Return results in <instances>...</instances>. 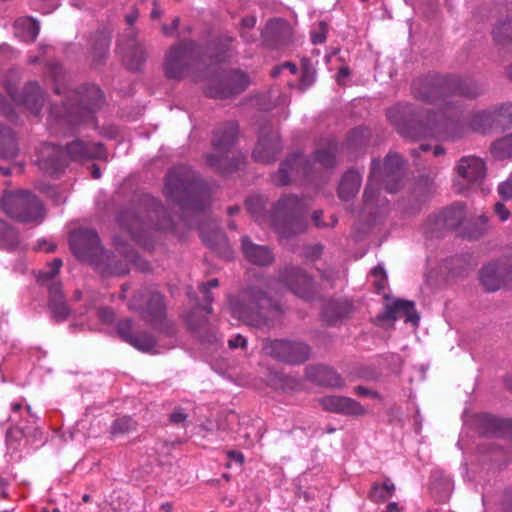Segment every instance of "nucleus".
I'll return each instance as SVG.
<instances>
[{"instance_id": "nucleus-1", "label": "nucleus", "mask_w": 512, "mask_h": 512, "mask_svg": "<svg viewBox=\"0 0 512 512\" xmlns=\"http://www.w3.org/2000/svg\"><path fill=\"white\" fill-rule=\"evenodd\" d=\"M278 286L285 287L305 301L316 295L315 282L303 269L286 266L276 276L259 275L246 284L237 294L228 296V309L233 318L255 328H271L282 318L285 311L281 302L273 296Z\"/></svg>"}, {"instance_id": "nucleus-2", "label": "nucleus", "mask_w": 512, "mask_h": 512, "mask_svg": "<svg viewBox=\"0 0 512 512\" xmlns=\"http://www.w3.org/2000/svg\"><path fill=\"white\" fill-rule=\"evenodd\" d=\"M411 92L417 100L437 105L460 131L464 105L455 97L475 100L485 94L486 86L479 80L458 74L429 73L412 82Z\"/></svg>"}, {"instance_id": "nucleus-3", "label": "nucleus", "mask_w": 512, "mask_h": 512, "mask_svg": "<svg viewBox=\"0 0 512 512\" xmlns=\"http://www.w3.org/2000/svg\"><path fill=\"white\" fill-rule=\"evenodd\" d=\"M164 194L180 207L185 218L189 213H203L211 201L209 185L187 165H179L168 171Z\"/></svg>"}, {"instance_id": "nucleus-4", "label": "nucleus", "mask_w": 512, "mask_h": 512, "mask_svg": "<svg viewBox=\"0 0 512 512\" xmlns=\"http://www.w3.org/2000/svg\"><path fill=\"white\" fill-rule=\"evenodd\" d=\"M234 37L229 35L219 36L212 44L201 50L196 42L184 41L172 46L166 55L164 72L168 79L181 80L189 72L204 64L206 58L216 62L225 61L229 57L231 43Z\"/></svg>"}, {"instance_id": "nucleus-5", "label": "nucleus", "mask_w": 512, "mask_h": 512, "mask_svg": "<svg viewBox=\"0 0 512 512\" xmlns=\"http://www.w3.org/2000/svg\"><path fill=\"white\" fill-rule=\"evenodd\" d=\"M117 221L121 229L140 242L152 230H171L174 221L161 201L149 194H142L119 211Z\"/></svg>"}, {"instance_id": "nucleus-6", "label": "nucleus", "mask_w": 512, "mask_h": 512, "mask_svg": "<svg viewBox=\"0 0 512 512\" xmlns=\"http://www.w3.org/2000/svg\"><path fill=\"white\" fill-rule=\"evenodd\" d=\"M57 95L64 94L61 103L50 106L49 116L57 123H66L75 126L81 122L93 119V114L102 107L105 96L96 85H85L75 90H68L60 86L54 88Z\"/></svg>"}, {"instance_id": "nucleus-7", "label": "nucleus", "mask_w": 512, "mask_h": 512, "mask_svg": "<svg viewBox=\"0 0 512 512\" xmlns=\"http://www.w3.org/2000/svg\"><path fill=\"white\" fill-rule=\"evenodd\" d=\"M388 120L395 126L404 138L418 141L436 137L442 134L445 138L455 140L461 137L460 131L453 126L445 114L438 108L428 120L423 123L414 114L411 104H397L387 110Z\"/></svg>"}, {"instance_id": "nucleus-8", "label": "nucleus", "mask_w": 512, "mask_h": 512, "mask_svg": "<svg viewBox=\"0 0 512 512\" xmlns=\"http://www.w3.org/2000/svg\"><path fill=\"white\" fill-rule=\"evenodd\" d=\"M404 165L403 158L392 152L385 156L383 163L379 159L372 160L368 183L363 193L364 210L369 215L380 213L378 208L387 205L386 199L379 198V185L389 193H396L401 189L405 176Z\"/></svg>"}, {"instance_id": "nucleus-9", "label": "nucleus", "mask_w": 512, "mask_h": 512, "mask_svg": "<svg viewBox=\"0 0 512 512\" xmlns=\"http://www.w3.org/2000/svg\"><path fill=\"white\" fill-rule=\"evenodd\" d=\"M239 135V126L235 121L219 124L212 133L213 152L206 155L207 165L217 173L230 174L244 166L245 157L234 151Z\"/></svg>"}, {"instance_id": "nucleus-10", "label": "nucleus", "mask_w": 512, "mask_h": 512, "mask_svg": "<svg viewBox=\"0 0 512 512\" xmlns=\"http://www.w3.org/2000/svg\"><path fill=\"white\" fill-rule=\"evenodd\" d=\"M307 203L293 194L282 195L271 207L268 225L283 238H291L307 230Z\"/></svg>"}, {"instance_id": "nucleus-11", "label": "nucleus", "mask_w": 512, "mask_h": 512, "mask_svg": "<svg viewBox=\"0 0 512 512\" xmlns=\"http://www.w3.org/2000/svg\"><path fill=\"white\" fill-rule=\"evenodd\" d=\"M128 308L137 313L153 330L168 337L177 333L175 322L167 317L164 295L159 291L149 288L138 290L130 299Z\"/></svg>"}, {"instance_id": "nucleus-12", "label": "nucleus", "mask_w": 512, "mask_h": 512, "mask_svg": "<svg viewBox=\"0 0 512 512\" xmlns=\"http://www.w3.org/2000/svg\"><path fill=\"white\" fill-rule=\"evenodd\" d=\"M250 82L249 75L240 69H220L209 79L205 95L213 99L233 98L243 93Z\"/></svg>"}, {"instance_id": "nucleus-13", "label": "nucleus", "mask_w": 512, "mask_h": 512, "mask_svg": "<svg viewBox=\"0 0 512 512\" xmlns=\"http://www.w3.org/2000/svg\"><path fill=\"white\" fill-rule=\"evenodd\" d=\"M0 205L9 217L19 222H36L43 218L42 203L30 191L20 190L5 194Z\"/></svg>"}, {"instance_id": "nucleus-14", "label": "nucleus", "mask_w": 512, "mask_h": 512, "mask_svg": "<svg viewBox=\"0 0 512 512\" xmlns=\"http://www.w3.org/2000/svg\"><path fill=\"white\" fill-rule=\"evenodd\" d=\"M262 349L270 357L291 365H299L306 362L311 353V348L308 344L284 339H264Z\"/></svg>"}, {"instance_id": "nucleus-15", "label": "nucleus", "mask_w": 512, "mask_h": 512, "mask_svg": "<svg viewBox=\"0 0 512 512\" xmlns=\"http://www.w3.org/2000/svg\"><path fill=\"white\" fill-rule=\"evenodd\" d=\"M198 289L204 296L205 305H196L186 315L185 323L199 341L203 343H214L217 341L215 329L210 325L208 318L201 315V311H205L206 314H212L213 308L211 307V303L214 301V296L210 290L200 287H198Z\"/></svg>"}, {"instance_id": "nucleus-16", "label": "nucleus", "mask_w": 512, "mask_h": 512, "mask_svg": "<svg viewBox=\"0 0 512 512\" xmlns=\"http://www.w3.org/2000/svg\"><path fill=\"white\" fill-rule=\"evenodd\" d=\"M70 248L77 259L93 264L99 259L104 249L96 231L92 229H78L69 238Z\"/></svg>"}, {"instance_id": "nucleus-17", "label": "nucleus", "mask_w": 512, "mask_h": 512, "mask_svg": "<svg viewBox=\"0 0 512 512\" xmlns=\"http://www.w3.org/2000/svg\"><path fill=\"white\" fill-rule=\"evenodd\" d=\"M465 218V206L457 203L445 208L439 214L428 217L425 224L427 237H441L447 230L457 229Z\"/></svg>"}, {"instance_id": "nucleus-18", "label": "nucleus", "mask_w": 512, "mask_h": 512, "mask_svg": "<svg viewBox=\"0 0 512 512\" xmlns=\"http://www.w3.org/2000/svg\"><path fill=\"white\" fill-rule=\"evenodd\" d=\"M282 151V144L277 130L269 122L259 129L258 141L252 152L255 162L270 164L274 162Z\"/></svg>"}, {"instance_id": "nucleus-19", "label": "nucleus", "mask_w": 512, "mask_h": 512, "mask_svg": "<svg viewBox=\"0 0 512 512\" xmlns=\"http://www.w3.org/2000/svg\"><path fill=\"white\" fill-rule=\"evenodd\" d=\"M312 162L301 153H294L284 160L272 175V182L276 186H286L292 179L308 177L312 172Z\"/></svg>"}, {"instance_id": "nucleus-20", "label": "nucleus", "mask_w": 512, "mask_h": 512, "mask_svg": "<svg viewBox=\"0 0 512 512\" xmlns=\"http://www.w3.org/2000/svg\"><path fill=\"white\" fill-rule=\"evenodd\" d=\"M456 171L459 179L456 180L455 186L457 191L461 192L471 184L481 183L486 176V165L479 157L464 156L458 161Z\"/></svg>"}, {"instance_id": "nucleus-21", "label": "nucleus", "mask_w": 512, "mask_h": 512, "mask_svg": "<svg viewBox=\"0 0 512 512\" xmlns=\"http://www.w3.org/2000/svg\"><path fill=\"white\" fill-rule=\"evenodd\" d=\"M36 162L39 168L50 176L58 175L69 165L64 148L51 143H45L40 147Z\"/></svg>"}, {"instance_id": "nucleus-22", "label": "nucleus", "mask_w": 512, "mask_h": 512, "mask_svg": "<svg viewBox=\"0 0 512 512\" xmlns=\"http://www.w3.org/2000/svg\"><path fill=\"white\" fill-rule=\"evenodd\" d=\"M399 317H405L406 322L418 325L420 316L416 311L415 303L410 300L396 299L391 304L385 305L384 310L375 317L374 323L381 326L385 321L394 322Z\"/></svg>"}, {"instance_id": "nucleus-23", "label": "nucleus", "mask_w": 512, "mask_h": 512, "mask_svg": "<svg viewBox=\"0 0 512 512\" xmlns=\"http://www.w3.org/2000/svg\"><path fill=\"white\" fill-rule=\"evenodd\" d=\"M65 153L70 161H89L94 159H104L107 157V151L100 142H88L83 139H75L65 147Z\"/></svg>"}, {"instance_id": "nucleus-24", "label": "nucleus", "mask_w": 512, "mask_h": 512, "mask_svg": "<svg viewBox=\"0 0 512 512\" xmlns=\"http://www.w3.org/2000/svg\"><path fill=\"white\" fill-rule=\"evenodd\" d=\"M496 12L500 15L505 12L503 19H499L492 30L494 42L502 49L512 53V3L496 5Z\"/></svg>"}, {"instance_id": "nucleus-25", "label": "nucleus", "mask_w": 512, "mask_h": 512, "mask_svg": "<svg viewBox=\"0 0 512 512\" xmlns=\"http://www.w3.org/2000/svg\"><path fill=\"white\" fill-rule=\"evenodd\" d=\"M6 89L13 101L26 106L33 114H39L44 98L37 82L27 83L20 94L10 85H7Z\"/></svg>"}, {"instance_id": "nucleus-26", "label": "nucleus", "mask_w": 512, "mask_h": 512, "mask_svg": "<svg viewBox=\"0 0 512 512\" xmlns=\"http://www.w3.org/2000/svg\"><path fill=\"white\" fill-rule=\"evenodd\" d=\"M264 42L272 48H278L290 42L292 32L287 21L275 18L269 20L261 30Z\"/></svg>"}, {"instance_id": "nucleus-27", "label": "nucleus", "mask_w": 512, "mask_h": 512, "mask_svg": "<svg viewBox=\"0 0 512 512\" xmlns=\"http://www.w3.org/2000/svg\"><path fill=\"white\" fill-rule=\"evenodd\" d=\"M47 307L52 320L56 323L66 321L71 315V308L65 300L60 282H52L48 285Z\"/></svg>"}, {"instance_id": "nucleus-28", "label": "nucleus", "mask_w": 512, "mask_h": 512, "mask_svg": "<svg viewBox=\"0 0 512 512\" xmlns=\"http://www.w3.org/2000/svg\"><path fill=\"white\" fill-rule=\"evenodd\" d=\"M320 403L325 411L345 416H360L365 413V408L358 401L345 396H325Z\"/></svg>"}, {"instance_id": "nucleus-29", "label": "nucleus", "mask_w": 512, "mask_h": 512, "mask_svg": "<svg viewBox=\"0 0 512 512\" xmlns=\"http://www.w3.org/2000/svg\"><path fill=\"white\" fill-rule=\"evenodd\" d=\"M202 241L211 248L219 256L230 259L232 250L230 248L226 235L221 232L218 226L211 222V229H207L205 225L198 227Z\"/></svg>"}, {"instance_id": "nucleus-30", "label": "nucleus", "mask_w": 512, "mask_h": 512, "mask_svg": "<svg viewBox=\"0 0 512 512\" xmlns=\"http://www.w3.org/2000/svg\"><path fill=\"white\" fill-rule=\"evenodd\" d=\"M241 248L245 259L253 265L269 266L275 260L269 246L255 244L249 236L241 238Z\"/></svg>"}, {"instance_id": "nucleus-31", "label": "nucleus", "mask_w": 512, "mask_h": 512, "mask_svg": "<svg viewBox=\"0 0 512 512\" xmlns=\"http://www.w3.org/2000/svg\"><path fill=\"white\" fill-rule=\"evenodd\" d=\"M306 377L320 386L340 388L344 385L342 377L334 368L322 364L306 367Z\"/></svg>"}, {"instance_id": "nucleus-32", "label": "nucleus", "mask_w": 512, "mask_h": 512, "mask_svg": "<svg viewBox=\"0 0 512 512\" xmlns=\"http://www.w3.org/2000/svg\"><path fill=\"white\" fill-rule=\"evenodd\" d=\"M93 267L102 276H124L129 273V267L126 262L116 260L111 251L104 250L99 259L93 264Z\"/></svg>"}, {"instance_id": "nucleus-33", "label": "nucleus", "mask_w": 512, "mask_h": 512, "mask_svg": "<svg viewBox=\"0 0 512 512\" xmlns=\"http://www.w3.org/2000/svg\"><path fill=\"white\" fill-rule=\"evenodd\" d=\"M480 427L487 436L506 437L512 432V421L486 414L481 417Z\"/></svg>"}, {"instance_id": "nucleus-34", "label": "nucleus", "mask_w": 512, "mask_h": 512, "mask_svg": "<svg viewBox=\"0 0 512 512\" xmlns=\"http://www.w3.org/2000/svg\"><path fill=\"white\" fill-rule=\"evenodd\" d=\"M467 125L472 131L480 134H488L496 130L492 107L470 113Z\"/></svg>"}, {"instance_id": "nucleus-35", "label": "nucleus", "mask_w": 512, "mask_h": 512, "mask_svg": "<svg viewBox=\"0 0 512 512\" xmlns=\"http://www.w3.org/2000/svg\"><path fill=\"white\" fill-rule=\"evenodd\" d=\"M352 312V305L346 300H329L323 307V317L328 325H336Z\"/></svg>"}, {"instance_id": "nucleus-36", "label": "nucleus", "mask_w": 512, "mask_h": 512, "mask_svg": "<svg viewBox=\"0 0 512 512\" xmlns=\"http://www.w3.org/2000/svg\"><path fill=\"white\" fill-rule=\"evenodd\" d=\"M362 183L361 174L355 169H349L344 173L338 187V196L348 201L355 197Z\"/></svg>"}, {"instance_id": "nucleus-37", "label": "nucleus", "mask_w": 512, "mask_h": 512, "mask_svg": "<svg viewBox=\"0 0 512 512\" xmlns=\"http://www.w3.org/2000/svg\"><path fill=\"white\" fill-rule=\"evenodd\" d=\"M40 26L37 20L24 16L14 22V33L23 42H34L39 34Z\"/></svg>"}, {"instance_id": "nucleus-38", "label": "nucleus", "mask_w": 512, "mask_h": 512, "mask_svg": "<svg viewBox=\"0 0 512 512\" xmlns=\"http://www.w3.org/2000/svg\"><path fill=\"white\" fill-rule=\"evenodd\" d=\"M501 270L503 268L495 263H490L481 269L479 278L487 291L495 292L500 289L503 284Z\"/></svg>"}, {"instance_id": "nucleus-39", "label": "nucleus", "mask_w": 512, "mask_h": 512, "mask_svg": "<svg viewBox=\"0 0 512 512\" xmlns=\"http://www.w3.org/2000/svg\"><path fill=\"white\" fill-rule=\"evenodd\" d=\"M111 43V34L106 29L98 30L92 39L93 61L96 65L102 64L108 55Z\"/></svg>"}, {"instance_id": "nucleus-40", "label": "nucleus", "mask_w": 512, "mask_h": 512, "mask_svg": "<svg viewBox=\"0 0 512 512\" xmlns=\"http://www.w3.org/2000/svg\"><path fill=\"white\" fill-rule=\"evenodd\" d=\"M18 155V144L14 132L0 124V157L12 159Z\"/></svg>"}, {"instance_id": "nucleus-41", "label": "nucleus", "mask_w": 512, "mask_h": 512, "mask_svg": "<svg viewBox=\"0 0 512 512\" xmlns=\"http://www.w3.org/2000/svg\"><path fill=\"white\" fill-rule=\"evenodd\" d=\"M267 198L263 195H252L245 201L249 214L258 222L268 224L269 210H266Z\"/></svg>"}, {"instance_id": "nucleus-42", "label": "nucleus", "mask_w": 512, "mask_h": 512, "mask_svg": "<svg viewBox=\"0 0 512 512\" xmlns=\"http://www.w3.org/2000/svg\"><path fill=\"white\" fill-rule=\"evenodd\" d=\"M9 420L14 423V426L10 427L6 432V442L9 448L12 450H18L20 442L23 438L30 437L34 427H22L18 419L13 416L9 417Z\"/></svg>"}, {"instance_id": "nucleus-43", "label": "nucleus", "mask_w": 512, "mask_h": 512, "mask_svg": "<svg viewBox=\"0 0 512 512\" xmlns=\"http://www.w3.org/2000/svg\"><path fill=\"white\" fill-rule=\"evenodd\" d=\"M339 144L334 138H330L323 148H319L314 152L315 161L325 168H333L336 164V153Z\"/></svg>"}, {"instance_id": "nucleus-44", "label": "nucleus", "mask_w": 512, "mask_h": 512, "mask_svg": "<svg viewBox=\"0 0 512 512\" xmlns=\"http://www.w3.org/2000/svg\"><path fill=\"white\" fill-rule=\"evenodd\" d=\"M370 132L366 127H356L352 129L345 142V147L353 152L364 149L369 143Z\"/></svg>"}, {"instance_id": "nucleus-45", "label": "nucleus", "mask_w": 512, "mask_h": 512, "mask_svg": "<svg viewBox=\"0 0 512 512\" xmlns=\"http://www.w3.org/2000/svg\"><path fill=\"white\" fill-rule=\"evenodd\" d=\"M495 129L504 131L512 126V103H502L492 107Z\"/></svg>"}, {"instance_id": "nucleus-46", "label": "nucleus", "mask_w": 512, "mask_h": 512, "mask_svg": "<svg viewBox=\"0 0 512 512\" xmlns=\"http://www.w3.org/2000/svg\"><path fill=\"white\" fill-rule=\"evenodd\" d=\"M395 485L388 479L383 484L374 482L368 493V498L374 503H384L394 495Z\"/></svg>"}, {"instance_id": "nucleus-47", "label": "nucleus", "mask_w": 512, "mask_h": 512, "mask_svg": "<svg viewBox=\"0 0 512 512\" xmlns=\"http://www.w3.org/2000/svg\"><path fill=\"white\" fill-rule=\"evenodd\" d=\"M126 57L128 69L136 72L141 69L146 61V51L141 44L133 43L129 46Z\"/></svg>"}, {"instance_id": "nucleus-48", "label": "nucleus", "mask_w": 512, "mask_h": 512, "mask_svg": "<svg viewBox=\"0 0 512 512\" xmlns=\"http://www.w3.org/2000/svg\"><path fill=\"white\" fill-rule=\"evenodd\" d=\"M19 244V235L16 229L0 220V248L12 250Z\"/></svg>"}, {"instance_id": "nucleus-49", "label": "nucleus", "mask_w": 512, "mask_h": 512, "mask_svg": "<svg viewBox=\"0 0 512 512\" xmlns=\"http://www.w3.org/2000/svg\"><path fill=\"white\" fill-rule=\"evenodd\" d=\"M493 158L504 160L512 157V133L494 141L490 147Z\"/></svg>"}, {"instance_id": "nucleus-50", "label": "nucleus", "mask_w": 512, "mask_h": 512, "mask_svg": "<svg viewBox=\"0 0 512 512\" xmlns=\"http://www.w3.org/2000/svg\"><path fill=\"white\" fill-rule=\"evenodd\" d=\"M257 23V18L254 15H249L241 18L239 24L236 29L239 33V36L245 43H254L257 40L256 34L254 33V28Z\"/></svg>"}, {"instance_id": "nucleus-51", "label": "nucleus", "mask_w": 512, "mask_h": 512, "mask_svg": "<svg viewBox=\"0 0 512 512\" xmlns=\"http://www.w3.org/2000/svg\"><path fill=\"white\" fill-rule=\"evenodd\" d=\"M128 344L139 351L150 352L155 348L157 340L153 334L147 331H141L134 334Z\"/></svg>"}, {"instance_id": "nucleus-52", "label": "nucleus", "mask_w": 512, "mask_h": 512, "mask_svg": "<svg viewBox=\"0 0 512 512\" xmlns=\"http://www.w3.org/2000/svg\"><path fill=\"white\" fill-rule=\"evenodd\" d=\"M136 429V422L130 416H123L113 421L111 425V434H126Z\"/></svg>"}, {"instance_id": "nucleus-53", "label": "nucleus", "mask_w": 512, "mask_h": 512, "mask_svg": "<svg viewBox=\"0 0 512 512\" xmlns=\"http://www.w3.org/2000/svg\"><path fill=\"white\" fill-rule=\"evenodd\" d=\"M271 382L276 389L289 390L294 389L298 385V380L292 376L275 372L272 375Z\"/></svg>"}, {"instance_id": "nucleus-54", "label": "nucleus", "mask_w": 512, "mask_h": 512, "mask_svg": "<svg viewBox=\"0 0 512 512\" xmlns=\"http://www.w3.org/2000/svg\"><path fill=\"white\" fill-rule=\"evenodd\" d=\"M116 332L123 341L129 343L134 335L132 319L124 318L119 320L116 325Z\"/></svg>"}, {"instance_id": "nucleus-55", "label": "nucleus", "mask_w": 512, "mask_h": 512, "mask_svg": "<svg viewBox=\"0 0 512 512\" xmlns=\"http://www.w3.org/2000/svg\"><path fill=\"white\" fill-rule=\"evenodd\" d=\"M126 258L132 262L136 268L141 272H147L149 271V263L139 257L134 250L129 249L126 253Z\"/></svg>"}, {"instance_id": "nucleus-56", "label": "nucleus", "mask_w": 512, "mask_h": 512, "mask_svg": "<svg viewBox=\"0 0 512 512\" xmlns=\"http://www.w3.org/2000/svg\"><path fill=\"white\" fill-rule=\"evenodd\" d=\"M327 24L323 21L319 23V31L311 32V42L314 45L322 44L326 40Z\"/></svg>"}, {"instance_id": "nucleus-57", "label": "nucleus", "mask_w": 512, "mask_h": 512, "mask_svg": "<svg viewBox=\"0 0 512 512\" xmlns=\"http://www.w3.org/2000/svg\"><path fill=\"white\" fill-rule=\"evenodd\" d=\"M97 315L100 321L106 324H111L116 319V314L111 307L99 308Z\"/></svg>"}, {"instance_id": "nucleus-58", "label": "nucleus", "mask_w": 512, "mask_h": 512, "mask_svg": "<svg viewBox=\"0 0 512 512\" xmlns=\"http://www.w3.org/2000/svg\"><path fill=\"white\" fill-rule=\"evenodd\" d=\"M498 192L503 199H512V177L499 185Z\"/></svg>"}, {"instance_id": "nucleus-59", "label": "nucleus", "mask_w": 512, "mask_h": 512, "mask_svg": "<svg viewBox=\"0 0 512 512\" xmlns=\"http://www.w3.org/2000/svg\"><path fill=\"white\" fill-rule=\"evenodd\" d=\"M246 346H247V339L241 334H237L228 340V347L230 349H237V348L243 349V348H246Z\"/></svg>"}, {"instance_id": "nucleus-60", "label": "nucleus", "mask_w": 512, "mask_h": 512, "mask_svg": "<svg viewBox=\"0 0 512 512\" xmlns=\"http://www.w3.org/2000/svg\"><path fill=\"white\" fill-rule=\"evenodd\" d=\"M315 80V71L311 69L309 66H304L302 75H301V83L305 86L311 85Z\"/></svg>"}, {"instance_id": "nucleus-61", "label": "nucleus", "mask_w": 512, "mask_h": 512, "mask_svg": "<svg viewBox=\"0 0 512 512\" xmlns=\"http://www.w3.org/2000/svg\"><path fill=\"white\" fill-rule=\"evenodd\" d=\"M169 420L173 424H180L187 420V414L182 408H176L169 416Z\"/></svg>"}, {"instance_id": "nucleus-62", "label": "nucleus", "mask_w": 512, "mask_h": 512, "mask_svg": "<svg viewBox=\"0 0 512 512\" xmlns=\"http://www.w3.org/2000/svg\"><path fill=\"white\" fill-rule=\"evenodd\" d=\"M355 394L361 397H371V398H377L379 396L377 391H373L369 389L368 387L359 385L354 388Z\"/></svg>"}, {"instance_id": "nucleus-63", "label": "nucleus", "mask_w": 512, "mask_h": 512, "mask_svg": "<svg viewBox=\"0 0 512 512\" xmlns=\"http://www.w3.org/2000/svg\"><path fill=\"white\" fill-rule=\"evenodd\" d=\"M494 211H495L496 215L499 217L500 221H505L510 216L509 210L505 207L504 204H502L500 202L495 204Z\"/></svg>"}, {"instance_id": "nucleus-64", "label": "nucleus", "mask_w": 512, "mask_h": 512, "mask_svg": "<svg viewBox=\"0 0 512 512\" xmlns=\"http://www.w3.org/2000/svg\"><path fill=\"white\" fill-rule=\"evenodd\" d=\"M503 510L504 512H512V491H507L504 494Z\"/></svg>"}]
</instances>
